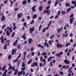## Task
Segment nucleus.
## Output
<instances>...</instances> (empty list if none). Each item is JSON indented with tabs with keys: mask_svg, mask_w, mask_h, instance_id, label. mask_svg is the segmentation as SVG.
<instances>
[{
	"mask_svg": "<svg viewBox=\"0 0 76 76\" xmlns=\"http://www.w3.org/2000/svg\"><path fill=\"white\" fill-rule=\"evenodd\" d=\"M38 67V63L37 62H34L32 64H31V67H34L35 66Z\"/></svg>",
	"mask_w": 76,
	"mask_h": 76,
	"instance_id": "nucleus-1",
	"label": "nucleus"
},
{
	"mask_svg": "<svg viewBox=\"0 0 76 76\" xmlns=\"http://www.w3.org/2000/svg\"><path fill=\"white\" fill-rule=\"evenodd\" d=\"M16 51H17V50H16V49L15 48L14 49H12V55H15L16 54Z\"/></svg>",
	"mask_w": 76,
	"mask_h": 76,
	"instance_id": "nucleus-2",
	"label": "nucleus"
},
{
	"mask_svg": "<svg viewBox=\"0 0 76 76\" xmlns=\"http://www.w3.org/2000/svg\"><path fill=\"white\" fill-rule=\"evenodd\" d=\"M58 0H56L55 3L54 4V7H56L57 6V5L58 3H60V1L59 0L58 1Z\"/></svg>",
	"mask_w": 76,
	"mask_h": 76,
	"instance_id": "nucleus-3",
	"label": "nucleus"
},
{
	"mask_svg": "<svg viewBox=\"0 0 76 76\" xmlns=\"http://www.w3.org/2000/svg\"><path fill=\"white\" fill-rule=\"evenodd\" d=\"M12 27H11L10 28H9V26H7V30H9V29L10 30V33H11V32H12Z\"/></svg>",
	"mask_w": 76,
	"mask_h": 76,
	"instance_id": "nucleus-4",
	"label": "nucleus"
},
{
	"mask_svg": "<svg viewBox=\"0 0 76 76\" xmlns=\"http://www.w3.org/2000/svg\"><path fill=\"white\" fill-rule=\"evenodd\" d=\"M33 42V40H32V38H29L28 39V44H31L32 42Z\"/></svg>",
	"mask_w": 76,
	"mask_h": 76,
	"instance_id": "nucleus-5",
	"label": "nucleus"
},
{
	"mask_svg": "<svg viewBox=\"0 0 76 76\" xmlns=\"http://www.w3.org/2000/svg\"><path fill=\"white\" fill-rule=\"evenodd\" d=\"M74 20V18H72L69 19L70 23V24H72L73 23Z\"/></svg>",
	"mask_w": 76,
	"mask_h": 76,
	"instance_id": "nucleus-6",
	"label": "nucleus"
},
{
	"mask_svg": "<svg viewBox=\"0 0 76 76\" xmlns=\"http://www.w3.org/2000/svg\"><path fill=\"white\" fill-rule=\"evenodd\" d=\"M29 30L30 34H32V32H34V28L33 27H32L31 28H30Z\"/></svg>",
	"mask_w": 76,
	"mask_h": 76,
	"instance_id": "nucleus-7",
	"label": "nucleus"
},
{
	"mask_svg": "<svg viewBox=\"0 0 76 76\" xmlns=\"http://www.w3.org/2000/svg\"><path fill=\"white\" fill-rule=\"evenodd\" d=\"M56 47L57 48H59L60 47V48H62V47H63V45H61V44H60L59 43H58L56 45Z\"/></svg>",
	"mask_w": 76,
	"mask_h": 76,
	"instance_id": "nucleus-8",
	"label": "nucleus"
},
{
	"mask_svg": "<svg viewBox=\"0 0 76 76\" xmlns=\"http://www.w3.org/2000/svg\"><path fill=\"white\" fill-rule=\"evenodd\" d=\"M36 6L35 5H34V6L32 7L31 8V10H32V12H35V7Z\"/></svg>",
	"mask_w": 76,
	"mask_h": 76,
	"instance_id": "nucleus-9",
	"label": "nucleus"
},
{
	"mask_svg": "<svg viewBox=\"0 0 76 76\" xmlns=\"http://www.w3.org/2000/svg\"><path fill=\"white\" fill-rule=\"evenodd\" d=\"M64 62L65 63L68 64H69V61H68V60L67 59H66L64 60Z\"/></svg>",
	"mask_w": 76,
	"mask_h": 76,
	"instance_id": "nucleus-10",
	"label": "nucleus"
},
{
	"mask_svg": "<svg viewBox=\"0 0 76 76\" xmlns=\"http://www.w3.org/2000/svg\"><path fill=\"white\" fill-rule=\"evenodd\" d=\"M22 73H23V71H21L18 72V76H20L22 75Z\"/></svg>",
	"mask_w": 76,
	"mask_h": 76,
	"instance_id": "nucleus-11",
	"label": "nucleus"
},
{
	"mask_svg": "<svg viewBox=\"0 0 76 76\" xmlns=\"http://www.w3.org/2000/svg\"><path fill=\"white\" fill-rule=\"evenodd\" d=\"M46 45L47 48H48L49 47V45L48 43H47V42H45L44 43V47H45Z\"/></svg>",
	"mask_w": 76,
	"mask_h": 76,
	"instance_id": "nucleus-12",
	"label": "nucleus"
},
{
	"mask_svg": "<svg viewBox=\"0 0 76 76\" xmlns=\"http://www.w3.org/2000/svg\"><path fill=\"white\" fill-rule=\"evenodd\" d=\"M22 16H23V14L22 13L18 14V16L19 19H20V17H22Z\"/></svg>",
	"mask_w": 76,
	"mask_h": 76,
	"instance_id": "nucleus-13",
	"label": "nucleus"
},
{
	"mask_svg": "<svg viewBox=\"0 0 76 76\" xmlns=\"http://www.w3.org/2000/svg\"><path fill=\"white\" fill-rule=\"evenodd\" d=\"M62 28H63V26H62L60 28H60H59L57 29V31L58 34H59V32H60V31H61V30L62 29Z\"/></svg>",
	"mask_w": 76,
	"mask_h": 76,
	"instance_id": "nucleus-14",
	"label": "nucleus"
},
{
	"mask_svg": "<svg viewBox=\"0 0 76 76\" xmlns=\"http://www.w3.org/2000/svg\"><path fill=\"white\" fill-rule=\"evenodd\" d=\"M5 19H6V18L5 17H4V15H3L2 16L1 21H2V22L4 20H5Z\"/></svg>",
	"mask_w": 76,
	"mask_h": 76,
	"instance_id": "nucleus-15",
	"label": "nucleus"
},
{
	"mask_svg": "<svg viewBox=\"0 0 76 76\" xmlns=\"http://www.w3.org/2000/svg\"><path fill=\"white\" fill-rule=\"evenodd\" d=\"M18 39H16L15 41L13 43V46H15L17 43H18Z\"/></svg>",
	"mask_w": 76,
	"mask_h": 76,
	"instance_id": "nucleus-16",
	"label": "nucleus"
},
{
	"mask_svg": "<svg viewBox=\"0 0 76 76\" xmlns=\"http://www.w3.org/2000/svg\"><path fill=\"white\" fill-rule=\"evenodd\" d=\"M37 18V15L35 14L34 15L32 18L33 19H36Z\"/></svg>",
	"mask_w": 76,
	"mask_h": 76,
	"instance_id": "nucleus-17",
	"label": "nucleus"
},
{
	"mask_svg": "<svg viewBox=\"0 0 76 76\" xmlns=\"http://www.w3.org/2000/svg\"><path fill=\"white\" fill-rule=\"evenodd\" d=\"M54 57L53 56H50L49 57V58H48V61H50V59H51V58H54Z\"/></svg>",
	"mask_w": 76,
	"mask_h": 76,
	"instance_id": "nucleus-18",
	"label": "nucleus"
},
{
	"mask_svg": "<svg viewBox=\"0 0 76 76\" xmlns=\"http://www.w3.org/2000/svg\"><path fill=\"white\" fill-rule=\"evenodd\" d=\"M72 4H75L74 5V6H75V7H76V1H72Z\"/></svg>",
	"mask_w": 76,
	"mask_h": 76,
	"instance_id": "nucleus-19",
	"label": "nucleus"
},
{
	"mask_svg": "<svg viewBox=\"0 0 76 76\" xmlns=\"http://www.w3.org/2000/svg\"><path fill=\"white\" fill-rule=\"evenodd\" d=\"M43 8V7L42 6H40L39 9V11H42V9Z\"/></svg>",
	"mask_w": 76,
	"mask_h": 76,
	"instance_id": "nucleus-20",
	"label": "nucleus"
},
{
	"mask_svg": "<svg viewBox=\"0 0 76 76\" xmlns=\"http://www.w3.org/2000/svg\"><path fill=\"white\" fill-rule=\"evenodd\" d=\"M56 57H59L60 58L61 57V55L60 54V53L58 54L57 53L56 54Z\"/></svg>",
	"mask_w": 76,
	"mask_h": 76,
	"instance_id": "nucleus-21",
	"label": "nucleus"
},
{
	"mask_svg": "<svg viewBox=\"0 0 76 76\" xmlns=\"http://www.w3.org/2000/svg\"><path fill=\"white\" fill-rule=\"evenodd\" d=\"M61 13L62 15H64L66 13V12L65 11H63V10H61Z\"/></svg>",
	"mask_w": 76,
	"mask_h": 76,
	"instance_id": "nucleus-22",
	"label": "nucleus"
},
{
	"mask_svg": "<svg viewBox=\"0 0 76 76\" xmlns=\"http://www.w3.org/2000/svg\"><path fill=\"white\" fill-rule=\"evenodd\" d=\"M65 5L66 7H70V4L69 3H66L65 4Z\"/></svg>",
	"mask_w": 76,
	"mask_h": 76,
	"instance_id": "nucleus-23",
	"label": "nucleus"
},
{
	"mask_svg": "<svg viewBox=\"0 0 76 76\" xmlns=\"http://www.w3.org/2000/svg\"><path fill=\"white\" fill-rule=\"evenodd\" d=\"M18 69H16L14 74V75H17V73H18Z\"/></svg>",
	"mask_w": 76,
	"mask_h": 76,
	"instance_id": "nucleus-24",
	"label": "nucleus"
},
{
	"mask_svg": "<svg viewBox=\"0 0 76 76\" xmlns=\"http://www.w3.org/2000/svg\"><path fill=\"white\" fill-rule=\"evenodd\" d=\"M69 45H70V43L69 42L68 43H67L66 44V47H68Z\"/></svg>",
	"mask_w": 76,
	"mask_h": 76,
	"instance_id": "nucleus-25",
	"label": "nucleus"
},
{
	"mask_svg": "<svg viewBox=\"0 0 76 76\" xmlns=\"http://www.w3.org/2000/svg\"><path fill=\"white\" fill-rule=\"evenodd\" d=\"M6 34L7 36H9L10 35V34L9 32V31L7 30V31Z\"/></svg>",
	"mask_w": 76,
	"mask_h": 76,
	"instance_id": "nucleus-26",
	"label": "nucleus"
},
{
	"mask_svg": "<svg viewBox=\"0 0 76 76\" xmlns=\"http://www.w3.org/2000/svg\"><path fill=\"white\" fill-rule=\"evenodd\" d=\"M32 59H31L29 61H28V64H29L30 63H31V62H32Z\"/></svg>",
	"mask_w": 76,
	"mask_h": 76,
	"instance_id": "nucleus-27",
	"label": "nucleus"
},
{
	"mask_svg": "<svg viewBox=\"0 0 76 76\" xmlns=\"http://www.w3.org/2000/svg\"><path fill=\"white\" fill-rule=\"evenodd\" d=\"M26 23L24 22L23 24V26H25L26 28H28V26H27Z\"/></svg>",
	"mask_w": 76,
	"mask_h": 76,
	"instance_id": "nucleus-28",
	"label": "nucleus"
},
{
	"mask_svg": "<svg viewBox=\"0 0 76 76\" xmlns=\"http://www.w3.org/2000/svg\"><path fill=\"white\" fill-rule=\"evenodd\" d=\"M38 47H41V48H44V47H43V46H42L41 45H40V44H38Z\"/></svg>",
	"mask_w": 76,
	"mask_h": 76,
	"instance_id": "nucleus-29",
	"label": "nucleus"
},
{
	"mask_svg": "<svg viewBox=\"0 0 76 76\" xmlns=\"http://www.w3.org/2000/svg\"><path fill=\"white\" fill-rule=\"evenodd\" d=\"M26 3H27V2H26V0H25V1H23L22 4L23 5L26 4Z\"/></svg>",
	"mask_w": 76,
	"mask_h": 76,
	"instance_id": "nucleus-30",
	"label": "nucleus"
},
{
	"mask_svg": "<svg viewBox=\"0 0 76 76\" xmlns=\"http://www.w3.org/2000/svg\"><path fill=\"white\" fill-rule=\"evenodd\" d=\"M8 58L9 60H11V58H12V55H9L8 57Z\"/></svg>",
	"mask_w": 76,
	"mask_h": 76,
	"instance_id": "nucleus-31",
	"label": "nucleus"
},
{
	"mask_svg": "<svg viewBox=\"0 0 76 76\" xmlns=\"http://www.w3.org/2000/svg\"><path fill=\"white\" fill-rule=\"evenodd\" d=\"M52 22V20L50 21L48 25V27H49V26H50V25H51V24Z\"/></svg>",
	"mask_w": 76,
	"mask_h": 76,
	"instance_id": "nucleus-32",
	"label": "nucleus"
},
{
	"mask_svg": "<svg viewBox=\"0 0 76 76\" xmlns=\"http://www.w3.org/2000/svg\"><path fill=\"white\" fill-rule=\"evenodd\" d=\"M48 43L50 45H51L52 44V42L51 41V40H50L49 41Z\"/></svg>",
	"mask_w": 76,
	"mask_h": 76,
	"instance_id": "nucleus-33",
	"label": "nucleus"
},
{
	"mask_svg": "<svg viewBox=\"0 0 76 76\" xmlns=\"http://www.w3.org/2000/svg\"><path fill=\"white\" fill-rule=\"evenodd\" d=\"M6 66H4V67H3L2 68V71H4V70L6 69Z\"/></svg>",
	"mask_w": 76,
	"mask_h": 76,
	"instance_id": "nucleus-34",
	"label": "nucleus"
},
{
	"mask_svg": "<svg viewBox=\"0 0 76 76\" xmlns=\"http://www.w3.org/2000/svg\"><path fill=\"white\" fill-rule=\"evenodd\" d=\"M18 61V59L17 58L13 61V63H16V62H17Z\"/></svg>",
	"mask_w": 76,
	"mask_h": 76,
	"instance_id": "nucleus-35",
	"label": "nucleus"
},
{
	"mask_svg": "<svg viewBox=\"0 0 76 76\" xmlns=\"http://www.w3.org/2000/svg\"><path fill=\"white\" fill-rule=\"evenodd\" d=\"M12 72L13 71H12V70H11L8 73V75H10L11 73H12Z\"/></svg>",
	"mask_w": 76,
	"mask_h": 76,
	"instance_id": "nucleus-36",
	"label": "nucleus"
},
{
	"mask_svg": "<svg viewBox=\"0 0 76 76\" xmlns=\"http://www.w3.org/2000/svg\"><path fill=\"white\" fill-rule=\"evenodd\" d=\"M25 66H26V65L25 64V62H23V64L22 65V67H25Z\"/></svg>",
	"mask_w": 76,
	"mask_h": 76,
	"instance_id": "nucleus-37",
	"label": "nucleus"
},
{
	"mask_svg": "<svg viewBox=\"0 0 76 76\" xmlns=\"http://www.w3.org/2000/svg\"><path fill=\"white\" fill-rule=\"evenodd\" d=\"M42 27V25H40L39 28V31H40V30H41V29Z\"/></svg>",
	"mask_w": 76,
	"mask_h": 76,
	"instance_id": "nucleus-38",
	"label": "nucleus"
},
{
	"mask_svg": "<svg viewBox=\"0 0 76 76\" xmlns=\"http://www.w3.org/2000/svg\"><path fill=\"white\" fill-rule=\"evenodd\" d=\"M15 35V33L14 32H13L12 35V38L14 37V36Z\"/></svg>",
	"mask_w": 76,
	"mask_h": 76,
	"instance_id": "nucleus-39",
	"label": "nucleus"
},
{
	"mask_svg": "<svg viewBox=\"0 0 76 76\" xmlns=\"http://www.w3.org/2000/svg\"><path fill=\"white\" fill-rule=\"evenodd\" d=\"M9 69H8V70H11V69H12V66H9Z\"/></svg>",
	"mask_w": 76,
	"mask_h": 76,
	"instance_id": "nucleus-40",
	"label": "nucleus"
},
{
	"mask_svg": "<svg viewBox=\"0 0 76 76\" xmlns=\"http://www.w3.org/2000/svg\"><path fill=\"white\" fill-rule=\"evenodd\" d=\"M57 14L58 15H60V11L59 10L57 12Z\"/></svg>",
	"mask_w": 76,
	"mask_h": 76,
	"instance_id": "nucleus-41",
	"label": "nucleus"
},
{
	"mask_svg": "<svg viewBox=\"0 0 76 76\" xmlns=\"http://www.w3.org/2000/svg\"><path fill=\"white\" fill-rule=\"evenodd\" d=\"M20 44L18 46V50L20 49Z\"/></svg>",
	"mask_w": 76,
	"mask_h": 76,
	"instance_id": "nucleus-42",
	"label": "nucleus"
},
{
	"mask_svg": "<svg viewBox=\"0 0 76 76\" xmlns=\"http://www.w3.org/2000/svg\"><path fill=\"white\" fill-rule=\"evenodd\" d=\"M20 56H21V54H20L17 58V59H19L20 57Z\"/></svg>",
	"mask_w": 76,
	"mask_h": 76,
	"instance_id": "nucleus-43",
	"label": "nucleus"
},
{
	"mask_svg": "<svg viewBox=\"0 0 76 76\" xmlns=\"http://www.w3.org/2000/svg\"><path fill=\"white\" fill-rule=\"evenodd\" d=\"M58 18V15H56L55 17V19H57Z\"/></svg>",
	"mask_w": 76,
	"mask_h": 76,
	"instance_id": "nucleus-44",
	"label": "nucleus"
},
{
	"mask_svg": "<svg viewBox=\"0 0 76 76\" xmlns=\"http://www.w3.org/2000/svg\"><path fill=\"white\" fill-rule=\"evenodd\" d=\"M59 73H60V74H61V75H63V74H64V73H63V72L62 71H60Z\"/></svg>",
	"mask_w": 76,
	"mask_h": 76,
	"instance_id": "nucleus-45",
	"label": "nucleus"
},
{
	"mask_svg": "<svg viewBox=\"0 0 76 76\" xmlns=\"http://www.w3.org/2000/svg\"><path fill=\"white\" fill-rule=\"evenodd\" d=\"M41 54L42 55V56H45L46 53L45 52H44V53H41Z\"/></svg>",
	"mask_w": 76,
	"mask_h": 76,
	"instance_id": "nucleus-46",
	"label": "nucleus"
},
{
	"mask_svg": "<svg viewBox=\"0 0 76 76\" xmlns=\"http://www.w3.org/2000/svg\"><path fill=\"white\" fill-rule=\"evenodd\" d=\"M50 5H49L46 8V9H50Z\"/></svg>",
	"mask_w": 76,
	"mask_h": 76,
	"instance_id": "nucleus-47",
	"label": "nucleus"
},
{
	"mask_svg": "<svg viewBox=\"0 0 76 76\" xmlns=\"http://www.w3.org/2000/svg\"><path fill=\"white\" fill-rule=\"evenodd\" d=\"M34 22V20H33L30 23V24H33V23Z\"/></svg>",
	"mask_w": 76,
	"mask_h": 76,
	"instance_id": "nucleus-48",
	"label": "nucleus"
},
{
	"mask_svg": "<svg viewBox=\"0 0 76 76\" xmlns=\"http://www.w3.org/2000/svg\"><path fill=\"white\" fill-rule=\"evenodd\" d=\"M45 32V28H44L42 31V32Z\"/></svg>",
	"mask_w": 76,
	"mask_h": 76,
	"instance_id": "nucleus-49",
	"label": "nucleus"
},
{
	"mask_svg": "<svg viewBox=\"0 0 76 76\" xmlns=\"http://www.w3.org/2000/svg\"><path fill=\"white\" fill-rule=\"evenodd\" d=\"M72 67L71 66L70 68H69L68 70V72H70V71L72 70Z\"/></svg>",
	"mask_w": 76,
	"mask_h": 76,
	"instance_id": "nucleus-50",
	"label": "nucleus"
},
{
	"mask_svg": "<svg viewBox=\"0 0 76 76\" xmlns=\"http://www.w3.org/2000/svg\"><path fill=\"white\" fill-rule=\"evenodd\" d=\"M7 45H5V47H4V50H6V49H7Z\"/></svg>",
	"mask_w": 76,
	"mask_h": 76,
	"instance_id": "nucleus-51",
	"label": "nucleus"
},
{
	"mask_svg": "<svg viewBox=\"0 0 76 76\" xmlns=\"http://www.w3.org/2000/svg\"><path fill=\"white\" fill-rule=\"evenodd\" d=\"M19 8H15L14 9V10L15 11H17V10H19Z\"/></svg>",
	"mask_w": 76,
	"mask_h": 76,
	"instance_id": "nucleus-52",
	"label": "nucleus"
},
{
	"mask_svg": "<svg viewBox=\"0 0 76 76\" xmlns=\"http://www.w3.org/2000/svg\"><path fill=\"white\" fill-rule=\"evenodd\" d=\"M6 26V24H4L2 27V29H4Z\"/></svg>",
	"mask_w": 76,
	"mask_h": 76,
	"instance_id": "nucleus-53",
	"label": "nucleus"
},
{
	"mask_svg": "<svg viewBox=\"0 0 76 76\" xmlns=\"http://www.w3.org/2000/svg\"><path fill=\"white\" fill-rule=\"evenodd\" d=\"M26 68L25 67H23V68H21V69L22 70H25Z\"/></svg>",
	"mask_w": 76,
	"mask_h": 76,
	"instance_id": "nucleus-54",
	"label": "nucleus"
},
{
	"mask_svg": "<svg viewBox=\"0 0 76 76\" xmlns=\"http://www.w3.org/2000/svg\"><path fill=\"white\" fill-rule=\"evenodd\" d=\"M72 17H73V14L72 13L71 15L69 16V18H72Z\"/></svg>",
	"mask_w": 76,
	"mask_h": 76,
	"instance_id": "nucleus-55",
	"label": "nucleus"
},
{
	"mask_svg": "<svg viewBox=\"0 0 76 76\" xmlns=\"http://www.w3.org/2000/svg\"><path fill=\"white\" fill-rule=\"evenodd\" d=\"M49 35H50V33H48L46 35V37H48L49 36Z\"/></svg>",
	"mask_w": 76,
	"mask_h": 76,
	"instance_id": "nucleus-56",
	"label": "nucleus"
},
{
	"mask_svg": "<svg viewBox=\"0 0 76 76\" xmlns=\"http://www.w3.org/2000/svg\"><path fill=\"white\" fill-rule=\"evenodd\" d=\"M1 40V43H2V44L4 43V39H2Z\"/></svg>",
	"mask_w": 76,
	"mask_h": 76,
	"instance_id": "nucleus-57",
	"label": "nucleus"
},
{
	"mask_svg": "<svg viewBox=\"0 0 76 76\" xmlns=\"http://www.w3.org/2000/svg\"><path fill=\"white\" fill-rule=\"evenodd\" d=\"M6 75H7L6 73H4L3 74H2V76H6Z\"/></svg>",
	"mask_w": 76,
	"mask_h": 76,
	"instance_id": "nucleus-58",
	"label": "nucleus"
},
{
	"mask_svg": "<svg viewBox=\"0 0 76 76\" xmlns=\"http://www.w3.org/2000/svg\"><path fill=\"white\" fill-rule=\"evenodd\" d=\"M69 68V65H67L66 66V69H67L68 68Z\"/></svg>",
	"mask_w": 76,
	"mask_h": 76,
	"instance_id": "nucleus-59",
	"label": "nucleus"
},
{
	"mask_svg": "<svg viewBox=\"0 0 76 76\" xmlns=\"http://www.w3.org/2000/svg\"><path fill=\"white\" fill-rule=\"evenodd\" d=\"M50 64L51 66H53V62L52 61L50 62Z\"/></svg>",
	"mask_w": 76,
	"mask_h": 76,
	"instance_id": "nucleus-60",
	"label": "nucleus"
},
{
	"mask_svg": "<svg viewBox=\"0 0 76 76\" xmlns=\"http://www.w3.org/2000/svg\"><path fill=\"white\" fill-rule=\"evenodd\" d=\"M16 28V26H15L14 27V28H13V30H15V29Z\"/></svg>",
	"mask_w": 76,
	"mask_h": 76,
	"instance_id": "nucleus-61",
	"label": "nucleus"
},
{
	"mask_svg": "<svg viewBox=\"0 0 76 76\" xmlns=\"http://www.w3.org/2000/svg\"><path fill=\"white\" fill-rule=\"evenodd\" d=\"M31 51H34V48H31L30 49Z\"/></svg>",
	"mask_w": 76,
	"mask_h": 76,
	"instance_id": "nucleus-62",
	"label": "nucleus"
},
{
	"mask_svg": "<svg viewBox=\"0 0 76 76\" xmlns=\"http://www.w3.org/2000/svg\"><path fill=\"white\" fill-rule=\"evenodd\" d=\"M25 34H24L21 37L22 38H23L24 37H25Z\"/></svg>",
	"mask_w": 76,
	"mask_h": 76,
	"instance_id": "nucleus-63",
	"label": "nucleus"
},
{
	"mask_svg": "<svg viewBox=\"0 0 76 76\" xmlns=\"http://www.w3.org/2000/svg\"><path fill=\"white\" fill-rule=\"evenodd\" d=\"M51 1H48V3L49 4H51Z\"/></svg>",
	"mask_w": 76,
	"mask_h": 76,
	"instance_id": "nucleus-64",
	"label": "nucleus"
}]
</instances>
